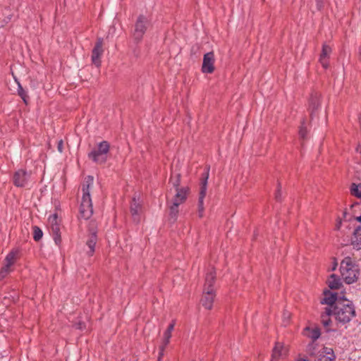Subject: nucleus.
Wrapping results in <instances>:
<instances>
[{
    "instance_id": "obj_39",
    "label": "nucleus",
    "mask_w": 361,
    "mask_h": 361,
    "mask_svg": "<svg viewBox=\"0 0 361 361\" xmlns=\"http://www.w3.org/2000/svg\"><path fill=\"white\" fill-rule=\"evenodd\" d=\"M319 62L321 63L322 67L325 69H327L329 66V63L327 59L319 58Z\"/></svg>"
},
{
    "instance_id": "obj_28",
    "label": "nucleus",
    "mask_w": 361,
    "mask_h": 361,
    "mask_svg": "<svg viewBox=\"0 0 361 361\" xmlns=\"http://www.w3.org/2000/svg\"><path fill=\"white\" fill-rule=\"evenodd\" d=\"M317 348V344L315 343V341H312L306 347V352L310 357L317 356V353H316V350Z\"/></svg>"
},
{
    "instance_id": "obj_21",
    "label": "nucleus",
    "mask_w": 361,
    "mask_h": 361,
    "mask_svg": "<svg viewBox=\"0 0 361 361\" xmlns=\"http://www.w3.org/2000/svg\"><path fill=\"white\" fill-rule=\"evenodd\" d=\"M303 331L305 335L311 338L312 341H316L321 336V330L318 326L314 328L307 326Z\"/></svg>"
},
{
    "instance_id": "obj_17",
    "label": "nucleus",
    "mask_w": 361,
    "mask_h": 361,
    "mask_svg": "<svg viewBox=\"0 0 361 361\" xmlns=\"http://www.w3.org/2000/svg\"><path fill=\"white\" fill-rule=\"evenodd\" d=\"M176 193L173 199V202H177L181 204L187 200L188 193L189 192L188 188H181L176 190Z\"/></svg>"
},
{
    "instance_id": "obj_24",
    "label": "nucleus",
    "mask_w": 361,
    "mask_h": 361,
    "mask_svg": "<svg viewBox=\"0 0 361 361\" xmlns=\"http://www.w3.org/2000/svg\"><path fill=\"white\" fill-rule=\"evenodd\" d=\"M328 285L330 289H339L342 286L341 279L336 274H332L328 280Z\"/></svg>"
},
{
    "instance_id": "obj_47",
    "label": "nucleus",
    "mask_w": 361,
    "mask_h": 361,
    "mask_svg": "<svg viewBox=\"0 0 361 361\" xmlns=\"http://www.w3.org/2000/svg\"><path fill=\"white\" fill-rule=\"evenodd\" d=\"M357 202H355V203H354V204H353L351 205V207H353L354 206H355V205H357Z\"/></svg>"
},
{
    "instance_id": "obj_22",
    "label": "nucleus",
    "mask_w": 361,
    "mask_h": 361,
    "mask_svg": "<svg viewBox=\"0 0 361 361\" xmlns=\"http://www.w3.org/2000/svg\"><path fill=\"white\" fill-rule=\"evenodd\" d=\"M332 314L334 313L331 307H326L324 312L321 314V323L325 328L331 325V319L330 316Z\"/></svg>"
},
{
    "instance_id": "obj_35",
    "label": "nucleus",
    "mask_w": 361,
    "mask_h": 361,
    "mask_svg": "<svg viewBox=\"0 0 361 361\" xmlns=\"http://www.w3.org/2000/svg\"><path fill=\"white\" fill-rule=\"evenodd\" d=\"M170 182L172 183L173 186L176 189H180L179 188L180 184V174L178 173L175 177H171Z\"/></svg>"
},
{
    "instance_id": "obj_9",
    "label": "nucleus",
    "mask_w": 361,
    "mask_h": 361,
    "mask_svg": "<svg viewBox=\"0 0 361 361\" xmlns=\"http://www.w3.org/2000/svg\"><path fill=\"white\" fill-rule=\"evenodd\" d=\"M103 38L98 37L95 42L94 47L92 50L91 60L92 63L97 67L99 68L102 65V56L104 53L103 49Z\"/></svg>"
},
{
    "instance_id": "obj_44",
    "label": "nucleus",
    "mask_w": 361,
    "mask_h": 361,
    "mask_svg": "<svg viewBox=\"0 0 361 361\" xmlns=\"http://www.w3.org/2000/svg\"><path fill=\"white\" fill-rule=\"evenodd\" d=\"M355 219H356L358 222L361 223V215H360V216H357V217L355 218Z\"/></svg>"
},
{
    "instance_id": "obj_13",
    "label": "nucleus",
    "mask_w": 361,
    "mask_h": 361,
    "mask_svg": "<svg viewBox=\"0 0 361 361\" xmlns=\"http://www.w3.org/2000/svg\"><path fill=\"white\" fill-rule=\"evenodd\" d=\"M324 298L321 300V304L328 305L331 308L336 305V302L340 300L337 293H332L329 290H324Z\"/></svg>"
},
{
    "instance_id": "obj_33",
    "label": "nucleus",
    "mask_w": 361,
    "mask_h": 361,
    "mask_svg": "<svg viewBox=\"0 0 361 361\" xmlns=\"http://www.w3.org/2000/svg\"><path fill=\"white\" fill-rule=\"evenodd\" d=\"M175 325H176V321L172 320L171 322L168 326L166 330L164 333V337H166V338H171V332L173 331Z\"/></svg>"
},
{
    "instance_id": "obj_27",
    "label": "nucleus",
    "mask_w": 361,
    "mask_h": 361,
    "mask_svg": "<svg viewBox=\"0 0 361 361\" xmlns=\"http://www.w3.org/2000/svg\"><path fill=\"white\" fill-rule=\"evenodd\" d=\"M169 342H170V338H166V337L164 336L162 343L159 346V356L157 358V361H161V360L162 359L165 348H166V346L168 345Z\"/></svg>"
},
{
    "instance_id": "obj_30",
    "label": "nucleus",
    "mask_w": 361,
    "mask_h": 361,
    "mask_svg": "<svg viewBox=\"0 0 361 361\" xmlns=\"http://www.w3.org/2000/svg\"><path fill=\"white\" fill-rule=\"evenodd\" d=\"M18 94L23 100V102L27 104L30 100V97L27 95V92L21 86V85L19 82H18Z\"/></svg>"
},
{
    "instance_id": "obj_6",
    "label": "nucleus",
    "mask_w": 361,
    "mask_h": 361,
    "mask_svg": "<svg viewBox=\"0 0 361 361\" xmlns=\"http://www.w3.org/2000/svg\"><path fill=\"white\" fill-rule=\"evenodd\" d=\"M209 166H207L204 169V171L202 173L200 179V189L198 198V215L200 218H202L204 215V199L207 194V182L209 174Z\"/></svg>"
},
{
    "instance_id": "obj_15",
    "label": "nucleus",
    "mask_w": 361,
    "mask_h": 361,
    "mask_svg": "<svg viewBox=\"0 0 361 361\" xmlns=\"http://www.w3.org/2000/svg\"><path fill=\"white\" fill-rule=\"evenodd\" d=\"M313 119L312 114H310L309 118L305 117L301 120L300 126L299 128V136L302 140H307L308 138V132L310 130V121Z\"/></svg>"
},
{
    "instance_id": "obj_8",
    "label": "nucleus",
    "mask_w": 361,
    "mask_h": 361,
    "mask_svg": "<svg viewBox=\"0 0 361 361\" xmlns=\"http://www.w3.org/2000/svg\"><path fill=\"white\" fill-rule=\"evenodd\" d=\"M97 243V228L90 225L88 227V234L86 240V245L88 247V250L86 251V254L88 257L93 256L95 252V247Z\"/></svg>"
},
{
    "instance_id": "obj_5",
    "label": "nucleus",
    "mask_w": 361,
    "mask_h": 361,
    "mask_svg": "<svg viewBox=\"0 0 361 361\" xmlns=\"http://www.w3.org/2000/svg\"><path fill=\"white\" fill-rule=\"evenodd\" d=\"M150 25V20L144 14H140L135 23V28L133 32V37L136 43H139L143 38L144 35Z\"/></svg>"
},
{
    "instance_id": "obj_36",
    "label": "nucleus",
    "mask_w": 361,
    "mask_h": 361,
    "mask_svg": "<svg viewBox=\"0 0 361 361\" xmlns=\"http://www.w3.org/2000/svg\"><path fill=\"white\" fill-rule=\"evenodd\" d=\"M58 219H59V217H58L57 214H53L49 216V217L48 219V221L50 225V227L54 226L55 225H60Z\"/></svg>"
},
{
    "instance_id": "obj_20",
    "label": "nucleus",
    "mask_w": 361,
    "mask_h": 361,
    "mask_svg": "<svg viewBox=\"0 0 361 361\" xmlns=\"http://www.w3.org/2000/svg\"><path fill=\"white\" fill-rule=\"evenodd\" d=\"M308 104V109L310 113H314V111L319 110V107L320 106V99L317 93H312L310 95Z\"/></svg>"
},
{
    "instance_id": "obj_14",
    "label": "nucleus",
    "mask_w": 361,
    "mask_h": 361,
    "mask_svg": "<svg viewBox=\"0 0 361 361\" xmlns=\"http://www.w3.org/2000/svg\"><path fill=\"white\" fill-rule=\"evenodd\" d=\"M216 296L215 290H203V295L201 299L202 306L207 310H211Z\"/></svg>"
},
{
    "instance_id": "obj_31",
    "label": "nucleus",
    "mask_w": 361,
    "mask_h": 361,
    "mask_svg": "<svg viewBox=\"0 0 361 361\" xmlns=\"http://www.w3.org/2000/svg\"><path fill=\"white\" fill-rule=\"evenodd\" d=\"M331 51H332V49H331V47H329V45H327L326 44H324L322 45V51H321L319 58H322V59L329 58Z\"/></svg>"
},
{
    "instance_id": "obj_12",
    "label": "nucleus",
    "mask_w": 361,
    "mask_h": 361,
    "mask_svg": "<svg viewBox=\"0 0 361 361\" xmlns=\"http://www.w3.org/2000/svg\"><path fill=\"white\" fill-rule=\"evenodd\" d=\"M336 356L332 348L323 347L318 353L314 361H335Z\"/></svg>"
},
{
    "instance_id": "obj_46",
    "label": "nucleus",
    "mask_w": 361,
    "mask_h": 361,
    "mask_svg": "<svg viewBox=\"0 0 361 361\" xmlns=\"http://www.w3.org/2000/svg\"><path fill=\"white\" fill-rule=\"evenodd\" d=\"M360 60L361 61V48L360 49Z\"/></svg>"
},
{
    "instance_id": "obj_18",
    "label": "nucleus",
    "mask_w": 361,
    "mask_h": 361,
    "mask_svg": "<svg viewBox=\"0 0 361 361\" xmlns=\"http://www.w3.org/2000/svg\"><path fill=\"white\" fill-rule=\"evenodd\" d=\"M351 245L357 250L361 249V226L354 230L351 238Z\"/></svg>"
},
{
    "instance_id": "obj_43",
    "label": "nucleus",
    "mask_w": 361,
    "mask_h": 361,
    "mask_svg": "<svg viewBox=\"0 0 361 361\" xmlns=\"http://www.w3.org/2000/svg\"><path fill=\"white\" fill-rule=\"evenodd\" d=\"M198 49H199V47H197V46L196 47L195 46L192 47L191 50H190L191 54H195L196 51H197Z\"/></svg>"
},
{
    "instance_id": "obj_1",
    "label": "nucleus",
    "mask_w": 361,
    "mask_h": 361,
    "mask_svg": "<svg viewBox=\"0 0 361 361\" xmlns=\"http://www.w3.org/2000/svg\"><path fill=\"white\" fill-rule=\"evenodd\" d=\"M335 319L343 324L350 322L355 317V310L353 302L344 297H341L332 309Z\"/></svg>"
},
{
    "instance_id": "obj_7",
    "label": "nucleus",
    "mask_w": 361,
    "mask_h": 361,
    "mask_svg": "<svg viewBox=\"0 0 361 361\" xmlns=\"http://www.w3.org/2000/svg\"><path fill=\"white\" fill-rule=\"evenodd\" d=\"M32 172L25 169H18L13 176V183L17 188H25L27 186Z\"/></svg>"
},
{
    "instance_id": "obj_38",
    "label": "nucleus",
    "mask_w": 361,
    "mask_h": 361,
    "mask_svg": "<svg viewBox=\"0 0 361 361\" xmlns=\"http://www.w3.org/2000/svg\"><path fill=\"white\" fill-rule=\"evenodd\" d=\"M10 267H6V265H4L0 270V278L4 279L9 272Z\"/></svg>"
},
{
    "instance_id": "obj_11",
    "label": "nucleus",
    "mask_w": 361,
    "mask_h": 361,
    "mask_svg": "<svg viewBox=\"0 0 361 361\" xmlns=\"http://www.w3.org/2000/svg\"><path fill=\"white\" fill-rule=\"evenodd\" d=\"M130 212L133 221L136 223H139L140 221V215L142 212V204L139 201V197L137 198L136 196H134L132 198L130 205Z\"/></svg>"
},
{
    "instance_id": "obj_2",
    "label": "nucleus",
    "mask_w": 361,
    "mask_h": 361,
    "mask_svg": "<svg viewBox=\"0 0 361 361\" xmlns=\"http://www.w3.org/2000/svg\"><path fill=\"white\" fill-rule=\"evenodd\" d=\"M94 178L92 176H87L85 178L82 185V197L80 205V215L81 218L87 220L93 214V207L90 193V188L92 185Z\"/></svg>"
},
{
    "instance_id": "obj_23",
    "label": "nucleus",
    "mask_w": 361,
    "mask_h": 361,
    "mask_svg": "<svg viewBox=\"0 0 361 361\" xmlns=\"http://www.w3.org/2000/svg\"><path fill=\"white\" fill-rule=\"evenodd\" d=\"M180 204L177 202H173L172 205L169 207V221L171 224H174L178 216L179 209L178 207Z\"/></svg>"
},
{
    "instance_id": "obj_37",
    "label": "nucleus",
    "mask_w": 361,
    "mask_h": 361,
    "mask_svg": "<svg viewBox=\"0 0 361 361\" xmlns=\"http://www.w3.org/2000/svg\"><path fill=\"white\" fill-rule=\"evenodd\" d=\"M275 199L278 202H281L282 200V198H281V186L280 183H278L277 190L275 192Z\"/></svg>"
},
{
    "instance_id": "obj_16",
    "label": "nucleus",
    "mask_w": 361,
    "mask_h": 361,
    "mask_svg": "<svg viewBox=\"0 0 361 361\" xmlns=\"http://www.w3.org/2000/svg\"><path fill=\"white\" fill-rule=\"evenodd\" d=\"M286 355V350L284 349L281 343L277 342L272 350V361H279L281 358H283Z\"/></svg>"
},
{
    "instance_id": "obj_34",
    "label": "nucleus",
    "mask_w": 361,
    "mask_h": 361,
    "mask_svg": "<svg viewBox=\"0 0 361 361\" xmlns=\"http://www.w3.org/2000/svg\"><path fill=\"white\" fill-rule=\"evenodd\" d=\"M314 1L318 11H322L324 7L329 3V0H314Z\"/></svg>"
},
{
    "instance_id": "obj_29",
    "label": "nucleus",
    "mask_w": 361,
    "mask_h": 361,
    "mask_svg": "<svg viewBox=\"0 0 361 361\" xmlns=\"http://www.w3.org/2000/svg\"><path fill=\"white\" fill-rule=\"evenodd\" d=\"M351 195L356 197L361 198V183L359 184L352 183L350 186Z\"/></svg>"
},
{
    "instance_id": "obj_32",
    "label": "nucleus",
    "mask_w": 361,
    "mask_h": 361,
    "mask_svg": "<svg viewBox=\"0 0 361 361\" xmlns=\"http://www.w3.org/2000/svg\"><path fill=\"white\" fill-rule=\"evenodd\" d=\"M33 229V239L38 242L40 240L43 236V232L42 229L37 226H34L32 227Z\"/></svg>"
},
{
    "instance_id": "obj_19",
    "label": "nucleus",
    "mask_w": 361,
    "mask_h": 361,
    "mask_svg": "<svg viewBox=\"0 0 361 361\" xmlns=\"http://www.w3.org/2000/svg\"><path fill=\"white\" fill-rule=\"evenodd\" d=\"M216 281V271L212 269L209 271L205 277V283L204 286V290H214V284Z\"/></svg>"
},
{
    "instance_id": "obj_4",
    "label": "nucleus",
    "mask_w": 361,
    "mask_h": 361,
    "mask_svg": "<svg viewBox=\"0 0 361 361\" xmlns=\"http://www.w3.org/2000/svg\"><path fill=\"white\" fill-rule=\"evenodd\" d=\"M110 149L109 143L106 141H102L97 145V149H93L87 154L89 159L97 164H104L107 161V154Z\"/></svg>"
},
{
    "instance_id": "obj_25",
    "label": "nucleus",
    "mask_w": 361,
    "mask_h": 361,
    "mask_svg": "<svg viewBox=\"0 0 361 361\" xmlns=\"http://www.w3.org/2000/svg\"><path fill=\"white\" fill-rule=\"evenodd\" d=\"M50 232L55 243L57 245H60L61 243L60 225H55L54 226H51Z\"/></svg>"
},
{
    "instance_id": "obj_45",
    "label": "nucleus",
    "mask_w": 361,
    "mask_h": 361,
    "mask_svg": "<svg viewBox=\"0 0 361 361\" xmlns=\"http://www.w3.org/2000/svg\"><path fill=\"white\" fill-rule=\"evenodd\" d=\"M298 361H308V360L307 358H302V359H300Z\"/></svg>"
},
{
    "instance_id": "obj_40",
    "label": "nucleus",
    "mask_w": 361,
    "mask_h": 361,
    "mask_svg": "<svg viewBox=\"0 0 361 361\" xmlns=\"http://www.w3.org/2000/svg\"><path fill=\"white\" fill-rule=\"evenodd\" d=\"M57 149L59 152H62L63 149V140H60L57 143Z\"/></svg>"
},
{
    "instance_id": "obj_41",
    "label": "nucleus",
    "mask_w": 361,
    "mask_h": 361,
    "mask_svg": "<svg viewBox=\"0 0 361 361\" xmlns=\"http://www.w3.org/2000/svg\"><path fill=\"white\" fill-rule=\"evenodd\" d=\"M76 328L82 330L85 328V324L83 322H79L76 324Z\"/></svg>"
},
{
    "instance_id": "obj_26",
    "label": "nucleus",
    "mask_w": 361,
    "mask_h": 361,
    "mask_svg": "<svg viewBox=\"0 0 361 361\" xmlns=\"http://www.w3.org/2000/svg\"><path fill=\"white\" fill-rule=\"evenodd\" d=\"M18 253V250H11L5 257V265L6 267H11L14 264L16 256Z\"/></svg>"
},
{
    "instance_id": "obj_42",
    "label": "nucleus",
    "mask_w": 361,
    "mask_h": 361,
    "mask_svg": "<svg viewBox=\"0 0 361 361\" xmlns=\"http://www.w3.org/2000/svg\"><path fill=\"white\" fill-rule=\"evenodd\" d=\"M337 265H338V264H337L336 259V258H334V262H333L331 271L336 270Z\"/></svg>"
},
{
    "instance_id": "obj_10",
    "label": "nucleus",
    "mask_w": 361,
    "mask_h": 361,
    "mask_svg": "<svg viewBox=\"0 0 361 361\" xmlns=\"http://www.w3.org/2000/svg\"><path fill=\"white\" fill-rule=\"evenodd\" d=\"M215 56L213 51L206 53L203 56L201 71L203 73L211 74L215 70Z\"/></svg>"
},
{
    "instance_id": "obj_3",
    "label": "nucleus",
    "mask_w": 361,
    "mask_h": 361,
    "mask_svg": "<svg viewBox=\"0 0 361 361\" xmlns=\"http://www.w3.org/2000/svg\"><path fill=\"white\" fill-rule=\"evenodd\" d=\"M341 276L347 284L356 282L360 275L358 264L350 257H345L340 264Z\"/></svg>"
}]
</instances>
